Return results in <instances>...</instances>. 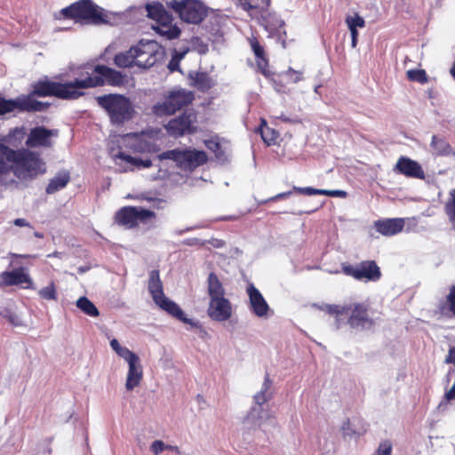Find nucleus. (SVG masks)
I'll return each instance as SVG.
<instances>
[{"label": "nucleus", "mask_w": 455, "mask_h": 455, "mask_svg": "<svg viewBox=\"0 0 455 455\" xmlns=\"http://www.w3.org/2000/svg\"><path fill=\"white\" fill-rule=\"evenodd\" d=\"M259 132L261 135L263 141L267 146L275 144L278 138V133L275 130L269 128L267 125L266 121L264 120L262 125L259 128Z\"/></svg>", "instance_id": "33"}, {"label": "nucleus", "mask_w": 455, "mask_h": 455, "mask_svg": "<svg viewBox=\"0 0 455 455\" xmlns=\"http://www.w3.org/2000/svg\"><path fill=\"white\" fill-rule=\"evenodd\" d=\"M394 171L409 178L425 179V172L421 165L418 162L406 156L399 157Z\"/></svg>", "instance_id": "20"}, {"label": "nucleus", "mask_w": 455, "mask_h": 455, "mask_svg": "<svg viewBox=\"0 0 455 455\" xmlns=\"http://www.w3.org/2000/svg\"><path fill=\"white\" fill-rule=\"evenodd\" d=\"M405 222L403 219H384L374 222V228L382 235L392 236L403 231Z\"/></svg>", "instance_id": "22"}, {"label": "nucleus", "mask_w": 455, "mask_h": 455, "mask_svg": "<svg viewBox=\"0 0 455 455\" xmlns=\"http://www.w3.org/2000/svg\"><path fill=\"white\" fill-rule=\"evenodd\" d=\"M168 68H170L171 71H174L176 69H178L179 68V63L178 61H175L173 59L170 61L169 65H168Z\"/></svg>", "instance_id": "53"}, {"label": "nucleus", "mask_w": 455, "mask_h": 455, "mask_svg": "<svg viewBox=\"0 0 455 455\" xmlns=\"http://www.w3.org/2000/svg\"><path fill=\"white\" fill-rule=\"evenodd\" d=\"M153 204V207L156 208V209H161L164 207V204H158L156 203H152Z\"/></svg>", "instance_id": "60"}, {"label": "nucleus", "mask_w": 455, "mask_h": 455, "mask_svg": "<svg viewBox=\"0 0 455 455\" xmlns=\"http://www.w3.org/2000/svg\"><path fill=\"white\" fill-rule=\"evenodd\" d=\"M205 145H206L208 149H210V150H212L213 152H217V151H219L220 149V144L218 141L207 140L205 142Z\"/></svg>", "instance_id": "48"}, {"label": "nucleus", "mask_w": 455, "mask_h": 455, "mask_svg": "<svg viewBox=\"0 0 455 455\" xmlns=\"http://www.w3.org/2000/svg\"><path fill=\"white\" fill-rule=\"evenodd\" d=\"M267 392H265L263 390H260L255 395H254V401L257 404L259 405H262L264 404L265 403H267L269 399H270V395H267Z\"/></svg>", "instance_id": "45"}, {"label": "nucleus", "mask_w": 455, "mask_h": 455, "mask_svg": "<svg viewBox=\"0 0 455 455\" xmlns=\"http://www.w3.org/2000/svg\"><path fill=\"white\" fill-rule=\"evenodd\" d=\"M294 191L299 195L305 196H327L333 197H345L347 196V193L343 190L319 189L311 187L299 188L294 186Z\"/></svg>", "instance_id": "26"}, {"label": "nucleus", "mask_w": 455, "mask_h": 455, "mask_svg": "<svg viewBox=\"0 0 455 455\" xmlns=\"http://www.w3.org/2000/svg\"><path fill=\"white\" fill-rule=\"evenodd\" d=\"M129 83L126 74L103 64L83 68L80 77L76 78L79 89H88L108 85L124 87Z\"/></svg>", "instance_id": "4"}, {"label": "nucleus", "mask_w": 455, "mask_h": 455, "mask_svg": "<svg viewBox=\"0 0 455 455\" xmlns=\"http://www.w3.org/2000/svg\"><path fill=\"white\" fill-rule=\"evenodd\" d=\"M148 289L154 302L161 309L166 311L169 315L183 323H192V321L185 316L184 312L179 305L164 296L159 270H152L149 272Z\"/></svg>", "instance_id": "9"}, {"label": "nucleus", "mask_w": 455, "mask_h": 455, "mask_svg": "<svg viewBox=\"0 0 455 455\" xmlns=\"http://www.w3.org/2000/svg\"><path fill=\"white\" fill-rule=\"evenodd\" d=\"M38 295L41 299L45 300H57V288L55 283L51 281L50 283L39 290Z\"/></svg>", "instance_id": "35"}, {"label": "nucleus", "mask_w": 455, "mask_h": 455, "mask_svg": "<svg viewBox=\"0 0 455 455\" xmlns=\"http://www.w3.org/2000/svg\"><path fill=\"white\" fill-rule=\"evenodd\" d=\"M191 78L193 80L192 85L204 92L209 91L213 85L212 78L205 72H197Z\"/></svg>", "instance_id": "29"}, {"label": "nucleus", "mask_w": 455, "mask_h": 455, "mask_svg": "<svg viewBox=\"0 0 455 455\" xmlns=\"http://www.w3.org/2000/svg\"><path fill=\"white\" fill-rule=\"evenodd\" d=\"M18 109L17 99L6 100L0 95V116L9 114Z\"/></svg>", "instance_id": "36"}, {"label": "nucleus", "mask_w": 455, "mask_h": 455, "mask_svg": "<svg viewBox=\"0 0 455 455\" xmlns=\"http://www.w3.org/2000/svg\"><path fill=\"white\" fill-rule=\"evenodd\" d=\"M445 363H453L455 365V347L449 349L448 355L446 356Z\"/></svg>", "instance_id": "49"}, {"label": "nucleus", "mask_w": 455, "mask_h": 455, "mask_svg": "<svg viewBox=\"0 0 455 455\" xmlns=\"http://www.w3.org/2000/svg\"><path fill=\"white\" fill-rule=\"evenodd\" d=\"M276 24H277V28H283L284 26V22L283 20H276Z\"/></svg>", "instance_id": "59"}, {"label": "nucleus", "mask_w": 455, "mask_h": 455, "mask_svg": "<svg viewBox=\"0 0 455 455\" xmlns=\"http://www.w3.org/2000/svg\"><path fill=\"white\" fill-rule=\"evenodd\" d=\"M195 100L194 92L186 89H174L168 91L162 101H158L151 108V112L156 117L169 116L187 108Z\"/></svg>", "instance_id": "8"}, {"label": "nucleus", "mask_w": 455, "mask_h": 455, "mask_svg": "<svg viewBox=\"0 0 455 455\" xmlns=\"http://www.w3.org/2000/svg\"><path fill=\"white\" fill-rule=\"evenodd\" d=\"M248 42L254 53L258 71L265 77H270L272 72L269 69V60L265 52L264 46L261 45L258 38L254 36L249 37Z\"/></svg>", "instance_id": "19"}, {"label": "nucleus", "mask_w": 455, "mask_h": 455, "mask_svg": "<svg viewBox=\"0 0 455 455\" xmlns=\"http://www.w3.org/2000/svg\"><path fill=\"white\" fill-rule=\"evenodd\" d=\"M13 224L17 227H29L31 228L29 222H28L25 219H16L13 221Z\"/></svg>", "instance_id": "52"}, {"label": "nucleus", "mask_w": 455, "mask_h": 455, "mask_svg": "<svg viewBox=\"0 0 455 455\" xmlns=\"http://www.w3.org/2000/svg\"><path fill=\"white\" fill-rule=\"evenodd\" d=\"M76 307L89 316L97 317L100 315V311L96 306L84 296L76 300Z\"/></svg>", "instance_id": "31"}, {"label": "nucleus", "mask_w": 455, "mask_h": 455, "mask_svg": "<svg viewBox=\"0 0 455 455\" xmlns=\"http://www.w3.org/2000/svg\"><path fill=\"white\" fill-rule=\"evenodd\" d=\"M166 450L174 451L178 455H181V451H180V448L178 446H172V445L167 444V449Z\"/></svg>", "instance_id": "54"}, {"label": "nucleus", "mask_w": 455, "mask_h": 455, "mask_svg": "<svg viewBox=\"0 0 455 455\" xmlns=\"http://www.w3.org/2000/svg\"><path fill=\"white\" fill-rule=\"evenodd\" d=\"M64 19L73 20L77 23L99 26L108 24V16L105 10L92 0H79L60 11Z\"/></svg>", "instance_id": "6"}, {"label": "nucleus", "mask_w": 455, "mask_h": 455, "mask_svg": "<svg viewBox=\"0 0 455 455\" xmlns=\"http://www.w3.org/2000/svg\"><path fill=\"white\" fill-rule=\"evenodd\" d=\"M350 33H351V37H358V31H357V28H348Z\"/></svg>", "instance_id": "55"}, {"label": "nucleus", "mask_w": 455, "mask_h": 455, "mask_svg": "<svg viewBox=\"0 0 455 455\" xmlns=\"http://www.w3.org/2000/svg\"><path fill=\"white\" fill-rule=\"evenodd\" d=\"M408 80L420 84L427 83V76L424 69H410L406 72Z\"/></svg>", "instance_id": "37"}, {"label": "nucleus", "mask_w": 455, "mask_h": 455, "mask_svg": "<svg viewBox=\"0 0 455 455\" xmlns=\"http://www.w3.org/2000/svg\"><path fill=\"white\" fill-rule=\"evenodd\" d=\"M271 0H244L242 7L252 18L258 17L263 12H266L270 5Z\"/></svg>", "instance_id": "24"}, {"label": "nucleus", "mask_w": 455, "mask_h": 455, "mask_svg": "<svg viewBox=\"0 0 455 455\" xmlns=\"http://www.w3.org/2000/svg\"><path fill=\"white\" fill-rule=\"evenodd\" d=\"M53 136H58L57 130H49L44 126H36L30 130L26 145L28 148H51L52 146L51 138Z\"/></svg>", "instance_id": "18"}, {"label": "nucleus", "mask_w": 455, "mask_h": 455, "mask_svg": "<svg viewBox=\"0 0 455 455\" xmlns=\"http://www.w3.org/2000/svg\"><path fill=\"white\" fill-rule=\"evenodd\" d=\"M128 365L129 370L127 373L125 388L128 391H132L140 384L143 378V370L140 364V357L128 362Z\"/></svg>", "instance_id": "23"}, {"label": "nucleus", "mask_w": 455, "mask_h": 455, "mask_svg": "<svg viewBox=\"0 0 455 455\" xmlns=\"http://www.w3.org/2000/svg\"><path fill=\"white\" fill-rule=\"evenodd\" d=\"M155 218L154 212L136 206H124L115 214L116 223L130 229L136 228L140 223L146 224Z\"/></svg>", "instance_id": "12"}, {"label": "nucleus", "mask_w": 455, "mask_h": 455, "mask_svg": "<svg viewBox=\"0 0 455 455\" xmlns=\"http://www.w3.org/2000/svg\"><path fill=\"white\" fill-rule=\"evenodd\" d=\"M110 347L120 357L124 359L127 363L139 357L134 352L131 351L126 347L121 346L116 339L110 340Z\"/></svg>", "instance_id": "30"}, {"label": "nucleus", "mask_w": 455, "mask_h": 455, "mask_svg": "<svg viewBox=\"0 0 455 455\" xmlns=\"http://www.w3.org/2000/svg\"><path fill=\"white\" fill-rule=\"evenodd\" d=\"M134 48L135 53L138 55L135 65L146 69L159 62L164 53L163 47L154 40L146 42L140 40Z\"/></svg>", "instance_id": "15"}, {"label": "nucleus", "mask_w": 455, "mask_h": 455, "mask_svg": "<svg viewBox=\"0 0 455 455\" xmlns=\"http://www.w3.org/2000/svg\"><path fill=\"white\" fill-rule=\"evenodd\" d=\"M392 443L388 440L381 442L374 455H391Z\"/></svg>", "instance_id": "42"}, {"label": "nucleus", "mask_w": 455, "mask_h": 455, "mask_svg": "<svg viewBox=\"0 0 455 455\" xmlns=\"http://www.w3.org/2000/svg\"><path fill=\"white\" fill-rule=\"evenodd\" d=\"M21 285L25 289L33 288V280L23 267L0 274V288Z\"/></svg>", "instance_id": "17"}, {"label": "nucleus", "mask_w": 455, "mask_h": 455, "mask_svg": "<svg viewBox=\"0 0 455 455\" xmlns=\"http://www.w3.org/2000/svg\"><path fill=\"white\" fill-rule=\"evenodd\" d=\"M89 269H90V267H87V266L86 267H80L78 268V273L84 274V273L87 272Z\"/></svg>", "instance_id": "57"}, {"label": "nucleus", "mask_w": 455, "mask_h": 455, "mask_svg": "<svg viewBox=\"0 0 455 455\" xmlns=\"http://www.w3.org/2000/svg\"><path fill=\"white\" fill-rule=\"evenodd\" d=\"M159 160L170 159L178 163L181 166L196 168L204 164L207 160V155L204 151L196 149H172L158 155Z\"/></svg>", "instance_id": "14"}, {"label": "nucleus", "mask_w": 455, "mask_h": 455, "mask_svg": "<svg viewBox=\"0 0 455 455\" xmlns=\"http://www.w3.org/2000/svg\"><path fill=\"white\" fill-rule=\"evenodd\" d=\"M36 236L42 237V235H39V233H36Z\"/></svg>", "instance_id": "62"}, {"label": "nucleus", "mask_w": 455, "mask_h": 455, "mask_svg": "<svg viewBox=\"0 0 455 455\" xmlns=\"http://www.w3.org/2000/svg\"><path fill=\"white\" fill-rule=\"evenodd\" d=\"M173 10L187 23L199 24L206 16L203 4L197 0H181L175 2Z\"/></svg>", "instance_id": "16"}, {"label": "nucleus", "mask_w": 455, "mask_h": 455, "mask_svg": "<svg viewBox=\"0 0 455 455\" xmlns=\"http://www.w3.org/2000/svg\"><path fill=\"white\" fill-rule=\"evenodd\" d=\"M70 176L67 172L58 173L54 178H52L48 186L46 187L47 194H53L62 188H64L67 184L69 182Z\"/></svg>", "instance_id": "28"}, {"label": "nucleus", "mask_w": 455, "mask_h": 455, "mask_svg": "<svg viewBox=\"0 0 455 455\" xmlns=\"http://www.w3.org/2000/svg\"><path fill=\"white\" fill-rule=\"evenodd\" d=\"M207 284L210 296L209 316L218 322L229 319L232 315V306L230 301L225 298V290L215 273L211 272L209 274Z\"/></svg>", "instance_id": "7"}, {"label": "nucleus", "mask_w": 455, "mask_h": 455, "mask_svg": "<svg viewBox=\"0 0 455 455\" xmlns=\"http://www.w3.org/2000/svg\"><path fill=\"white\" fill-rule=\"evenodd\" d=\"M444 212L449 220L455 224V188L449 192V197L444 204Z\"/></svg>", "instance_id": "34"}, {"label": "nucleus", "mask_w": 455, "mask_h": 455, "mask_svg": "<svg viewBox=\"0 0 455 455\" xmlns=\"http://www.w3.org/2000/svg\"><path fill=\"white\" fill-rule=\"evenodd\" d=\"M138 55L135 53L134 46L131 47L128 51L119 52L114 57V63L118 68H132L135 65Z\"/></svg>", "instance_id": "27"}, {"label": "nucleus", "mask_w": 455, "mask_h": 455, "mask_svg": "<svg viewBox=\"0 0 455 455\" xmlns=\"http://www.w3.org/2000/svg\"><path fill=\"white\" fill-rule=\"evenodd\" d=\"M358 37H351V46L355 48L357 45Z\"/></svg>", "instance_id": "56"}, {"label": "nucleus", "mask_w": 455, "mask_h": 455, "mask_svg": "<svg viewBox=\"0 0 455 455\" xmlns=\"http://www.w3.org/2000/svg\"><path fill=\"white\" fill-rule=\"evenodd\" d=\"M346 24L348 28L354 27V28H363L365 26V20L358 13H355L354 16H347L346 18Z\"/></svg>", "instance_id": "40"}, {"label": "nucleus", "mask_w": 455, "mask_h": 455, "mask_svg": "<svg viewBox=\"0 0 455 455\" xmlns=\"http://www.w3.org/2000/svg\"><path fill=\"white\" fill-rule=\"evenodd\" d=\"M341 429H342L343 433L347 435L351 436V435H354L356 434L355 431L351 428V422L348 419L343 422V424L341 426Z\"/></svg>", "instance_id": "47"}, {"label": "nucleus", "mask_w": 455, "mask_h": 455, "mask_svg": "<svg viewBox=\"0 0 455 455\" xmlns=\"http://www.w3.org/2000/svg\"><path fill=\"white\" fill-rule=\"evenodd\" d=\"M247 293L250 299L251 310L253 314L259 317L265 316L267 314L269 307L260 291L251 283L247 287Z\"/></svg>", "instance_id": "21"}, {"label": "nucleus", "mask_w": 455, "mask_h": 455, "mask_svg": "<svg viewBox=\"0 0 455 455\" xmlns=\"http://www.w3.org/2000/svg\"><path fill=\"white\" fill-rule=\"evenodd\" d=\"M13 132L10 133L9 136L6 138V142L13 145Z\"/></svg>", "instance_id": "58"}, {"label": "nucleus", "mask_w": 455, "mask_h": 455, "mask_svg": "<svg viewBox=\"0 0 455 455\" xmlns=\"http://www.w3.org/2000/svg\"><path fill=\"white\" fill-rule=\"evenodd\" d=\"M271 386H272V380L270 379L269 374L267 373L266 376H265L264 382L262 384L261 390H263L265 392H268L270 387H271Z\"/></svg>", "instance_id": "50"}, {"label": "nucleus", "mask_w": 455, "mask_h": 455, "mask_svg": "<svg viewBox=\"0 0 455 455\" xmlns=\"http://www.w3.org/2000/svg\"><path fill=\"white\" fill-rule=\"evenodd\" d=\"M138 198L140 200H145V201L150 202V203H156L158 204H165V200L161 199V198L153 197L150 196V193H148V192L140 194L138 196Z\"/></svg>", "instance_id": "44"}, {"label": "nucleus", "mask_w": 455, "mask_h": 455, "mask_svg": "<svg viewBox=\"0 0 455 455\" xmlns=\"http://www.w3.org/2000/svg\"><path fill=\"white\" fill-rule=\"evenodd\" d=\"M146 10L148 17L157 22V26L154 28L158 34L170 40L180 36V29L176 25H172V17L162 4L159 2L148 4Z\"/></svg>", "instance_id": "10"}, {"label": "nucleus", "mask_w": 455, "mask_h": 455, "mask_svg": "<svg viewBox=\"0 0 455 455\" xmlns=\"http://www.w3.org/2000/svg\"><path fill=\"white\" fill-rule=\"evenodd\" d=\"M445 398L451 401L455 398V381L452 387L445 393Z\"/></svg>", "instance_id": "51"}, {"label": "nucleus", "mask_w": 455, "mask_h": 455, "mask_svg": "<svg viewBox=\"0 0 455 455\" xmlns=\"http://www.w3.org/2000/svg\"><path fill=\"white\" fill-rule=\"evenodd\" d=\"M281 118H282L284 122H290V120H289L288 118H286V117H283V116H282Z\"/></svg>", "instance_id": "61"}, {"label": "nucleus", "mask_w": 455, "mask_h": 455, "mask_svg": "<svg viewBox=\"0 0 455 455\" xmlns=\"http://www.w3.org/2000/svg\"><path fill=\"white\" fill-rule=\"evenodd\" d=\"M430 147L433 153L437 156H455V151H453L450 143L445 139L439 138L436 135L432 136Z\"/></svg>", "instance_id": "25"}, {"label": "nucleus", "mask_w": 455, "mask_h": 455, "mask_svg": "<svg viewBox=\"0 0 455 455\" xmlns=\"http://www.w3.org/2000/svg\"><path fill=\"white\" fill-rule=\"evenodd\" d=\"M44 162L33 151L13 149L0 143V181L10 172L20 179H34L44 173Z\"/></svg>", "instance_id": "2"}, {"label": "nucleus", "mask_w": 455, "mask_h": 455, "mask_svg": "<svg viewBox=\"0 0 455 455\" xmlns=\"http://www.w3.org/2000/svg\"><path fill=\"white\" fill-rule=\"evenodd\" d=\"M342 273L357 281L377 282L381 278V270L375 260H363L355 265L343 263Z\"/></svg>", "instance_id": "13"}, {"label": "nucleus", "mask_w": 455, "mask_h": 455, "mask_svg": "<svg viewBox=\"0 0 455 455\" xmlns=\"http://www.w3.org/2000/svg\"><path fill=\"white\" fill-rule=\"evenodd\" d=\"M283 74L285 79L287 80V83H289V84H297L302 80V73L296 71L291 68H288V70Z\"/></svg>", "instance_id": "41"}, {"label": "nucleus", "mask_w": 455, "mask_h": 455, "mask_svg": "<svg viewBox=\"0 0 455 455\" xmlns=\"http://www.w3.org/2000/svg\"><path fill=\"white\" fill-rule=\"evenodd\" d=\"M165 449H167V444H165L163 441L161 440H156L154 441L151 445H150V451L155 454V455H159L160 453H162Z\"/></svg>", "instance_id": "43"}, {"label": "nucleus", "mask_w": 455, "mask_h": 455, "mask_svg": "<svg viewBox=\"0 0 455 455\" xmlns=\"http://www.w3.org/2000/svg\"><path fill=\"white\" fill-rule=\"evenodd\" d=\"M293 192H295L294 189L292 191H286V192L279 193V194H277V195H275V196H272V197L263 201L262 204H266L267 202H274V201L286 199L289 196H291Z\"/></svg>", "instance_id": "46"}, {"label": "nucleus", "mask_w": 455, "mask_h": 455, "mask_svg": "<svg viewBox=\"0 0 455 455\" xmlns=\"http://www.w3.org/2000/svg\"><path fill=\"white\" fill-rule=\"evenodd\" d=\"M442 308L447 309L451 315L455 317V285L451 286Z\"/></svg>", "instance_id": "38"}, {"label": "nucleus", "mask_w": 455, "mask_h": 455, "mask_svg": "<svg viewBox=\"0 0 455 455\" xmlns=\"http://www.w3.org/2000/svg\"><path fill=\"white\" fill-rule=\"evenodd\" d=\"M273 86L274 89L280 93H287L290 89L288 87L289 83L285 79L283 74L278 75L275 78H273Z\"/></svg>", "instance_id": "39"}, {"label": "nucleus", "mask_w": 455, "mask_h": 455, "mask_svg": "<svg viewBox=\"0 0 455 455\" xmlns=\"http://www.w3.org/2000/svg\"><path fill=\"white\" fill-rule=\"evenodd\" d=\"M197 113L194 109H186L179 116L170 119L164 129L168 135L180 138L197 132Z\"/></svg>", "instance_id": "11"}, {"label": "nucleus", "mask_w": 455, "mask_h": 455, "mask_svg": "<svg viewBox=\"0 0 455 455\" xmlns=\"http://www.w3.org/2000/svg\"><path fill=\"white\" fill-rule=\"evenodd\" d=\"M97 105L102 108L108 116L111 124L124 125L132 121L135 115V108L130 100L124 94L108 93L95 98Z\"/></svg>", "instance_id": "5"}, {"label": "nucleus", "mask_w": 455, "mask_h": 455, "mask_svg": "<svg viewBox=\"0 0 455 455\" xmlns=\"http://www.w3.org/2000/svg\"><path fill=\"white\" fill-rule=\"evenodd\" d=\"M317 307L333 317L336 329H340L346 324L352 329H370L375 323L369 315V306L365 303L323 304Z\"/></svg>", "instance_id": "3"}, {"label": "nucleus", "mask_w": 455, "mask_h": 455, "mask_svg": "<svg viewBox=\"0 0 455 455\" xmlns=\"http://www.w3.org/2000/svg\"><path fill=\"white\" fill-rule=\"evenodd\" d=\"M84 92L78 90L76 78L68 83H59L50 80H39L32 84V90L27 95L17 99L18 110L20 112H40L50 107V103L35 100V97H56L61 100H76Z\"/></svg>", "instance_id": "1"}, {"label": "nucleus", "mask_w": 455, "mask_h": 455, "mask_svg": "<svg viewBox=\"0 0 455 455\" xmlns=\"http://www.w3.org/2000/svg\"><path fill=\"white\" fill-rule=\"evenodd\" d=\"M116 157L122 159L132 165H135L138 168H149L150 166H152V162L150 159H141L140 157H134L121 151L116 155Z\"/></svg>", "instance_id": "32"}]
</instances>
